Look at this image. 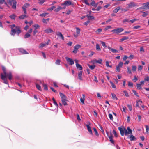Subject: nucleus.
<instances>
[{"label":"nucleus","instance_id":"473e14b6","mask_svg":"<svg viewBox=\"0 0 149 149\" xmlns=\"http://www.w3.org/2000/svg\"><path fill=\"white\" fill-rule=\"evenodd\" d=\"M55 8V7L54 6H52L51 7H50L47 9V11H52Z\"/></svg>","mask_w":149,"mask_h":149},{"label":"nucleus","instance_id":"6e6d98bb","mask_svg":"<svg viewBox=\"0 0 149 149\" xmlns=\"http://www.w3.org/2000/svg\"><path fill=\"white\" fill-rule=\"evenodd\" d=\"M127 73H129L130 74H132V72L131 70L130 69V68L129 67H128L127 68Z\"/></svg>","mask_w":149,"mask_h":149},{"label":"nucleus","instance_id":"e433bc0d","mask_svg":"<svg viewBox=\"0 0 149 149\" xmlns=\"http://www.w3.org/2000/svg\"><path fill=\"white\" fill-rule=\"evenodd\" d=\"M137 67L135 65L132 66V71L133 72H135L136 71Z\"/></svg>","mask_w":149,"mask_h":149},{"label":"nucleus","instance_id":"9b49d317","mask_svg":"<svg viewBox=\"0 0 149 149\" xmlns=\"http://www.w3.org/2000/svg\"><path fill=\"white\" fill-rule=\"evenodd\" d=\"M136 6L135 3L134 2H130L128 5L127 8H132Z\"/></svg>","mask_w":149,"mask_h":149},{"label":"nucleus","instance_id":"79ce46f5","mask_svg":"<svg viewBox=\"0 0 149 149\" xmlns=\"http://www.w3.org/2000/svg\"><path fill=\"white\" fill-rule=\"evenodd\" d=\"M33 27L35 28V29H37L40 27V26L38 24H36L33 26Z\"/></svg>","mask_w":149,"mask_h":149},{"label":"nucleus","instance_id":"412c9836","mask_svg":"<svg viewBox=\"0 0 149 149\" xmlns=\"http://www.w3.org/2000/svg\"><path fill=\"white\" fill-rule=\"evenodd\" d=\"M28 17V15H26L24 14V15H22L20 16L19 18L21 19H23L25 18H27Z\"/></svg>","mask_w":149,"mask_h":149},{"label":"nucleus","instance_id":"8fccbe9b","mask_svg":"<svg viewBox=\"0 0 149 149\" xmlns=\"http://www.w3.org/2000/svg\"><path fill=\"white\" fill-rule=\"evenodd\" d=\"M66 101H67L66 100H62V102L63 104V105H67V103L66 102Z\"/></svg>","mask_w":149,"mask_h":149},{"label":"nucleus","instance_id":"393cba45","mask_svg":"<svg viewBox=\"0 0 149 149\" xmlns=\"http://www.w3.org/2000/svg\"><path fill=\"white\" fill-rule=\"evenodd\" d=\"M96 48L97 50L100 51L101 50L99 45L98 44H97L96 45Z\"/></svg>","mask_w":149,"mask_h":149},{"label":"nucleus","instance_id":"0e129e2a","mask_svg":"<svg viewBox=\"0 0 149 149\" xmlns=\"http://www.w3.org/2000/svg\"><path fill=\"white\" fill-rule=\"evenodd\" d=\"M111 28V26H108L106 27L104 29V30H107L109 29H110Z\"/></svg>","mask_w":149,"mask_h":149},{"label":"nucleus","instance_id":"4d7b16f0","mask_svg":"<svg viewBox=\"0 0 149 149\" xmlns=\"http://www.w3.org/2000/svg\"><path fill=\"white\" fill-rule=\"evenodd\" d=\"M43 86H44V89L46 90H48L47 86L46 84H43Z\"/></svg>","mask_w":149,"mask_h":149},{"label":"nucleus","instance_id":"4c0bfd02","mask_svg":"<svg viewBox=\"0 0 149 149\" xmlns=\"http://www.w3.org/2000/svg\"><path fill=\"white\" fill-rule=\"evenodd\" d=\"M16 3L17 2L16 1H15L13 2V5H12V8L15 9L16 8Z\"/></svg>","mask_w":149,"mask_h":149},{"label":"nucleus","instance_id":"3c124183","mask_svg":"<svg viewBox=\"0 0 149 149\" xmlns=\"http://www.w3.org/2000/svg\"><path fill=\"white\" fill-rule=\"evenodd\" d=\"M93 130H94V131L95 132V135L97 136H98L99 135H98V134L97 131V130L95 128H93Z\"/></svg>","mask_w":149,"mask_h":149},{"label":"nucleus","instance_id":"aec40b11","mask_svg":"<svg viewBox=\"0 0 149 149\" xmlns=\"http://www.w3.org/2000/svg\"><path fill=\"white\" fill-rule=\"evenodd\" d=\"M149 2H147L146 3H145L143 4V6H142V8H148V7L149 6Z\"/></svg>","mask_w":149,"mask_h":149},{"label":"nucleus","instance_id":"f704fd0d","mask_svg":"<svg viewBox=\"0 0 149 149\" xmlns=\"http://www.w3.org/2000/svg\"><path fill=\"white\" fill-rule=\"evenodd\" d=\"M62 9V7L61 6H59L58 8L55 10V11L56 12H58L60 10Z\"/></svg>","mask_w":149,"mask_h":149},{"label":"nucleus","instance_id":"c756f323","mask_svg":"<svg viewBox=\"0 0 149 149\" xmlns=\"http://www.w3.org/2000/svg\"><path fill=\"white\" fill-rule=\"evenodd\" d=\"M30 34L29 33H27L24 36V38H26L30 37Z\"/></svg>","mask_w":149,"mask_h":149},{"label":"nucleus","instance_id":"bf43d9fd","mask_svg":"<svg viewBox=\"0 0 149 149\" xmlns=\"http://www.w3.org/2000/svg\"><path fill=\"white\" fill-rule=\"evenodd\" d=\"M15 15L13 14L10 16V17L12 19H15Z\"/></svg>","mask_w":149,"mask_h":149},{"label":"nucleus","instance_id":"864d4df0","mask_svg":"<svg viewBox=\"0 0 149 149\" xmlns=\"http://www.w3.org/2000/svg\"><path fill=\"white\" fill-rule=\"evenodd\" d=\"M60 60L58 59L57 60L56 62L55 63L56 65H60Z\"/></svg>","mask_w":149,"mask_h":149},{"label":"nucleus","instance_id":"c9c22d12","mask_svg":"<svg viewBox=\"0 0 149 149\" xmlns=\"http://www.w3.org/2000/svg\"><path fill=\"white\" fill-rule=\"evenodd\" d=\"M29 6L30 5L29 3H26L24 4L23 6L22 7V8H25L26 9V8L29 7Z\"/></svg>","mask_w":149,"mask_h":149},{"label":"nucleus","instance_id":"69168bd1","mask_svg":"<svg viewBox=\"0 0 149 149\" xmlns=\"http://www.w3.org/2000/svg\"><path fill=\"white\" fill-rule=\"evenodd\" d=\"M109 117L110 120H112L113 119V116L111 114H109Z\"/></svg>","mask_w":149,"mask_h":149},{"label":"nucleus","instance_id":"cd10ccee","mask_svg":"<svg viewBox=\"0 0 149 149\" xmlns=\"http://www.w3.org/2000/svg\"><path fill=\"white\" fill-rule=\"evenodd\" d=\"M48 14L47 13H44L42 14H40L39 16L41 17H45Z\"/></svg>","mask_w":149,"mask_h":149},{"label":"nucleus","instance_id":"338daca9","mask_svg":"<svg viewBox=\"0 0 149 149\" xmlns=\"http://www.w3.org/2000/svg\"><path fill=\"white\" fill-rule=\"evenodd\" d=\"M38 31L37 30V29H34V31H33V35H35L38 32Z\"/></svg>","mask_w":149,"mask_h":149},{"label":"nucleus","instance_id":"bb28decb","mask_svg":"<svg viewBox=\"0 0 149 149\" xmlns=\"http://www.w3.org/2000/svg\"><path fill=\"white\" fill-rule=\"evenodd\" d=\"M86 17L89 19H94V17L93 16H90L89 15H87Z\"/></svg>","mask_w":149,"mask_h":149},{"label":"nucleus","instance_id":"9d476101","mask_svg":"<svg viewBox=\"0 0 149 149\" xmlns=\"http://www.w3.org/2000/svg\"><path fill=\"white\" fill-rule=\"evenodd\" d=\"M65 59L67 62H68L70 65H72L74 64V61L72 59L68 57H66Z\"/></svg>","mask_w":149,"mask_h":149},{"label":"nucleus","instance_id":"de8ad7c7","mask_svg":"<svg viewBox=\"0 0 149 149\" xmlns=\"http://www.w3.org/2000/svg\"><path fill=\"white\" fill-rule=\"evenodd\" d=\"M36 86L37 88L39 90H41V88L40 86L37 84H36Z\"/></svg>","mask_w":149,"mask_h":149},{"label":"nucleus","instance_id":"72a5a7b5","mask_svg":"<svg viewBox=\"0 0 149 149\" xmlns=\"http://www.w3.org/2000/svg\"><path fill=\"white\" fill-rule=\"evenodd\" d=\"M102 31V29H98L95 32L97 34H99Z\"/></svg>","mask_w":149,"mask_h":149},{"label":"nucleus","instance_id":"680f3d73","mask_svg":"<svg viewBox=\"0 0 149 149\" xmlns=\"http://www.w3.org/2000/svg\"><path fill=\"white\" fill-rule=\"evenodd\" d=\"M128 58V57L126 55H124L123 58V61H125Z\"/></svg>","mask_w":149,"mask_h":149},{"label":"nucleus","instance_id":"6e6552de","mask_svg":"<svg viewBox=\"0 0 149 149\" xmlns=\"http://www.w3.org/2000/svg\"><path fill=\"white\" fill-rule=\"evenodd\" d=\"M81 47V45L78 44L77 45H76L74 47V50L72 51V52L74 54L76 53L77 52V50H78V49L79 48Z\"/></svg>","mask_w":149,"mask_h":149},{"label":"nucleus","instance_id":"13d9d810","mask_svg":"<svg viewBox=\"0 0 149 149\" xmlns=\"http://www.w3.org/2000/svg\"><path fill=\"white\" fill-rule=\"evenodd\" d=\"M134 94L136 96L138 97H139V96L138 95V93H136V91L135 90H132Z\"/></svg>","mask_w":149,"mask_h":149},{"label":"nucleus","instance_id":"a19ab883","mask_svg":"<svg viewBox=\"0 0 149 149\" xmlns=\"http://www.w3.org/2000/svg\"><path fill=\"white\" fill-rule=\"evenodd\" d=\"M123 92L125 94V96L126 97H129V95H128V93H127V92L125 90L123 91Z\"/></svg>","mask_w":149,"mask_h":149},{"label":"nucleus","instance_id":"f257e3e1","mask_svg":"<svg viewBox=\"0 0 149 149\" xmlns=\"http://www.w3.org/2000/svg\"><path fill=\"white\" fill-rule=\"evenodd\" d=\"M127 130L128 131H127V130L124 127H118V129L120 132L121 135L123 136L125 134V135H127L128 134H132V130L129 127H127Z\"/></svg>","mask_w":149,"mask_h":149},{"label":"nucleus","instance_id":"052dcab7","mask_svg":"<svg viewBox=\"0 0 149 149\" xmlns=\"http://www.w3.org/2000/svg\"><path fill=\"white\" fill-rule=\"evenodd\" d=\"M137 20V19H132V20H130L129 21V22H130L131 23H134L135 21H136Z\"/></svg>","mask_w":149,"mask_h":149},{"label":"nucleus","instance_id":"f03ea898","mask_svg":"<svg viewBox=\"0 0 149 149\" xmlns=\"http://www.w3.org/2000/svg\"><path fill=\"white\" fill-rule=\"evenodd\" d=\"M11 34L12 35L14 36L15 33H16L18 35L21 32L20 28L19 26H15V24L11 25Z\"/></svg>","mask_w":149,"mask_h":149},{"label":"nucleus","instance_id":"f3484780","mask_svg":"<svg viewBox=\"0 0 149 149\" xmlns=\"http://www.w3.org/2000/svg\"><path fill=\"white\" fill-rule=\"evenodd\" d=\"M107 48L110 50L112 52L114 53H117L118 52V51L116 49H114L111 48L110 47L108 46L107 47Z\"/></svg>","mask_w":149,"mask_h":149},{"label":"nucleus","instance_id":"dca6fc26","mask_svg":"<svg viewBox=\"0 0 149 149\" xmlns=\"http://www.w3.org/2000/svg\"><path fill=\"white\" fill-rule=\"evenodd\" d=\"M82 71H80L78 74V79L80 80H82Z\"/></svg>","mask_w":149,"mask_h":149},{"label":"nucleus","instance_id":"2f4dec72","mask_svg":"<svg viewBox=\"0 0 149 149\" xmlns=\"http://www.w3.org/2000/svg\"><path fill=\"white\" fill-rule=\"evenodd\" d=\"M112 98L114 100L117 99L116 95L113 93H111Z\"/></svg>","mask_w":149,"mask_h":149},{"label":"nucleus","instance_id":"423d86ee","mask_svg":"<svg viewBox=\"0 0 149 149\" xmlns=\"http://www.w3.org/2000/svg\"><path fill=\"white\" fill-rule=\"evenodd\" d=\"M76 33L74 34V36L75 38H77L79 36L80 34V30L79 28L78 27H76Z\"/></svg>","mask_w":149,"mask_h":149},{"label":"nucleus","instance_id":"6ab92c4d","mask_svg":"<svg viewBox=\"0 0 149 149\" xmlns=\"http://www.w3.org/2000/svg\"><path fill=\"white\" fill-rule=\"evenodd\" d=\"M19 52L22 54H28V53L25 50L23 49H19Z\"/></svg>","mask_w":149,"mask_h":149},{"label":"nucleus","instance_id":"603ef678","mask_svg":"<svg viewBox=\"0 0 149 149\" xmlns=\"http://www.w3.org/2000/svg\"><path fill=\"white\" fill-rule=\"evenodd\" d=\"M143 68V67L141 65H139L138 66V70L141 71L142 70Z\"/></svg>","mask_w":149,"mask_h":149},{"label":"nucleus","instance_id":"09e8293b","mask_svg":"<svg viewBox=\"0 0 149 149\" xmlns=\"http://www.w3.org/2000/svg\"><path fill=\"white\" fill-rule=\"evenodd\" d=\"M123 65V63L122 62H119L118 66L120 68L122 67Z\"/></svg>","mask_w":149,"mask_h":149},{"label":"nucleus","instance_id":"b1692460","mask_svg":"<svg viewBox=\"0 0 149 149\" xmlns=\"http://www.w3.org/2000/svg\"><path fill=\"white\" fill-rule=\"evenodd\" d=\"M76 66L77 68L78 69H79V70H82V67L79 64H77V65H76Z\"/></svg>","mask_w":149,"mask_h":149},{"label":"nucleus","instance_id":"ea45409f","mask_svg":"<svg viewBox=\"0 0 149 149\" xmlns=\"http://www.w3.org/2000/svg\"><path fill=\"white\" fill-rule=\"evenodd\" d=\"M102 60L101 59H99L98 60H97L95 61L96 63H98L100 64H101Z\"/></svg>","mask_w":149,"mask_h":149},{"label":"nucleus","instance_id":"20e7f679","mask_svg":"<svg viewBox=\"0 0 149 149\" xmlns=\"http://www.w3.org/2000/svg\"><path fill=\"white\" fill-rule=\"evenodd\" d=\"M124 29L122 28H119L112 30L111 32L118 34L123 31Z\"/></svg>","mask_w":149,"mask_h":149},{"label":"nucleus","instance_id":"e2e57ef3","mask_svg":"<svg viewBox=\"0 0 149 149\" xmlns=\"http://www.w3.org/2000/svg\"><path fill=\"white\" fill-rule=\"evenodd\" d=\"M134 57V56L132 55H130L128 57V58H129V59L132 60V59Z\"/></svg>","mask_w":149,"mask_h":149},{"label":"nucleus","instance_id":"2eb2a0df","mask_svg":"<svg viewBox=\"0 0 149 149\" xmlns=\"http://www.w3.org/2000/svg\"><path fill=\"white\" fill-rule=\"evenodd\" d=\"M59 94L61 98V100H66V97L65 95L61 93H60Z\"/></svg>","mask_w":149,"mask_h":149},{"label":"nucleus","instance_id":"49530a36","mask_svg":"<svg viewBox=\"0 0 149 149\" xmlns=\"http://www.w3.org/2000/svg\"><path fill=\"white\" fill-rule=\"evenodd\" d=\"M146 129V132L148 133L149 131V126L148 125H145Z\"/></svg>","mask_w":149,"mask_h":149},{"label":"nucleus","instance_id":"774afa93","mask_svg":"<svg viewBox=\"0 0 149 149\" xmlns=\"http://www.w3.org/2000/svg\"><path fill=\"white\" fill-rule=\"evenodd\" d=\"M144 80L147 81H149V77H147L144 79Z\"/></svg>","mask_w":149,"mask_h":149},{"label":"nucleus","instance_id":"f8f14e48","mask_svg":"<svg viewBox=\"0 0 149 149\" xmlns=\"http://www.w3.org/2000/svg\"><path fill=\"white\" fill-rule=\"evenodd\" d=\"M45 33H49L54 32L50 28H48L44 30Z\"/></svg>","mask_w":149,"mask_h":149},{"label":"nucleus","instance_id":"37998d69","mask_svg":"<svg viewBox=\"0 0 149 149\" xmlns=\"http://www.w3.org/2000/svg\"><path fill=\"white\" fill-rule=\"evenodd\" d=\"M106 65L107 67L111 68L112 66L109 65V62L108 61L106 62Z\"/></svg>","mask_w":149,"mask_h":149},{"label":"nucleus","instance_id":"a211bd4d","mask_svg":"<svg viewBox=\"0 0 149 149\" xmlns=\"http://www.w3.org/2000/svg\"><path fill=\"white\" fill-rule=\"evenodd\" d=\"M85 95L84 94H83L82 95V97L80 99V101L82 103V104H84V101L85 100Z\"/></svg>","mask_w":149,"mask_h":149},{"label":"nucleus","instance_id":"c03bdc74","mask_svg":"<svg viewBox=\"0 0 149 149\" xmlns=\"http://www.w3.org/2000/svg\"><path fill=\"white\" fill-rule=\"evenodd\" d=\"M137 87L139 89H142V88L141 87V84H136Z\"/></svg>","mask_w":149,"mask_h":149},{"label":"nucleus","instance_id":"7c9ffc66","mask_svg":"<svg viewBox=\"0 0 149 149\" xmlns=\"http://www.w3.org/2000/svg\"><path fill=\"white\" fill-rule=\"evenodd\" d=\"M131 141H134L136 140L135 137L132 135H131L130 137Z\"/></svg>","mask_w":149,"mask_h":149},{"label":"nucleus","instance_id":"58836bf2","mask_svg":"<svg viewBox=\"0 0 149 149\" xmlns=\"http://www.w3.org/2000/svg\"><path fill=\"white\" fill-rule=\"evenodd\" d=\"M120 9V8L119 7H118L115 9L113 10V12L116 13H117Z\"/></svg>","mask_w":149,"mask_h":149},{"label":"nucleus","instance_id":"4be33fe9","mask_svg":"<svg viewBox=\"0 0 149 149\" xmlns=\"http://www.w3.org/2000/svg\"><path fill=\"white\" fill-rule=\"evenodd\" d=\"M129 38L128 37L126 36H123L121 39L120 40V42H121L125 40H127Z\"/></svg>","mask_w":149,"mask_h":149},{"label":"nucleus","instance_id":"a878e982","mask_svg":"<svg viewBox=\"0 0 149 149\" xmlns=\"http://www.w3.org/2000/svg\"><path fill=\"white\" fill-rule=\"evenodd\" d=\"M110 83L111 84L112 88H115V89H116V87L115 84L113 82L111 81H110Z\"/></svg>","mask_w":149,"mask_h":149},{"label":"nucleus","instance_id":"ddd939ff","mask_svg":"<svg viewBox=\"0 0 149 149\" xmlns=\"http://www.w3.org/2000/svg\"><path fill=\"white\" fill-rule=\"evenodd\" d=\"M56 34L59 37H60L63 40H64V37L61 32H57L56 33Z\"/></svg>","mask_w":149,"mask_h":149},{"label":"nucleus","instance_id":"1a4fd4ad","mask_svg":"<svg viewBox=\"0 0 149 149\" xmlns=\"http://www.w3.org/2000/svg\"><path fill=\"white\" fill-rule=\"evenodd\" d=\"M50 40H49L47 41L45 43H41L39 45V47L40 48H42L43 47L47 45H48L49 42H50Z\"/></svg>","mask_w":149,"mask_h":149},{"label":"nucleus","instance_id":"a18cd8bd","mask_svg":"<svg viewBox=\"0 0 149 149\" xmlns=\"http://www.w3.org/2000/svg\"><path fill=\"white\" fill-rule=\"evenodd\" d=\"M38 3L40 4H42L45 1V0H38Z\"/></svg>","mask_w":149,"mask_h":149},{"label":"nucleus","instance_id":"39448f33","mask_svg":"<svg viewBox=\"0 0 149 149\" xmlns=\"http://www.w3.org/2000/svg\"><path fill=\"white\" fill-rule=\"evenodd\" d=\"M8 77L7 75H4L3 74H1V78L3 81V82L6 84H8V83L7 81V77Z\"/></svg>","mask_w":149,"mask_h":149},{"label":"nucleus","instance_id":"0eeeda50","mask_svg":"<svg viewBox=\"0 0 149 149\" xmlns=\"http://www.w3.org/2000/svg\"><path fill=\"white\" fill-rule=\"evenodd\" d=\"M72 4V3L71 1L69 0H68L65 1L63 3L61 4V5L68 6Z\"/></svg>","mask_w":149,"mask_h":149},{"label":"nucleus","instance_id":"4468645a","mask_svg":"<svg viewBox=\"0 0 149 149\" xmlns=\"http://www.w3.org/2000/svg\"><path fill=\"white\" fill-rule=\"evenodd\" d=\"M107 134L108 136L109 139H110V142L113 144L114 143V141L113 139V136L112 135H111L110 136H108V133L107 132Z\"/></svg>","mask_w":149,"mask_h":149},{"label":"nucleus","instance_id":"5701e85b","mask_svg":"<svg viewBox=\"0 0 149 149\" xmlns=\"http://www.w3.org/2000/svg\"><path fill=\"white\" fill-rule=\"evenodd\" d=\"M86 127L87 128V129L89 132L91 134H93V133L92 131L91 130V128L89 125H86Z\"/></svg>","mask_w":149,"mask_h":149},{"label":"nucleus","instance_id":"c85d7f7f","mask_svg":"<svg viewBox=\"0 0 149 149\" xmlns=\"http://www.w3.org/2000/svg\"><path fill=\"white\" fill-rule=\"evenodd\" d=\"M88 65L89 66V68L91 69V70H93L94 69V68L95 67V65H91L89 64H88Z\"/></svg>","mask_w":149,"mask_h":149},{"label":"nucleus","instance_id":"5fc2aeb1","mask_svg":"<svg viewBox=\"0 0 149 149\" xmlns=\"http://www.w3.org/2000/svg\"><path fill=\"white\" fill-rule=\"evenodd\" d=\"M100 42H101V44H102V45L103 46H104L105 47H107V46H106L105 42H103V41H100Z\"/></svg>","mask_w":149,"mask_h":149},{"label":"nucleus","instance_id":"7ed1b4c3","mask_svg":"<svg viewBox=\"0 0 149 149\" xmlns=\"http://www.w3.org/2000/svg\"><path fill=\"white\" fill-rule=\"evenodd\" d=\"M2 69L3 71V73L4 75H7L9 79L11 80L12 79V75L10 72L8 73H6L5 68L3 66H2Z\"/></svg>","mask_w":149,"mask_h":149}]
</instances>
